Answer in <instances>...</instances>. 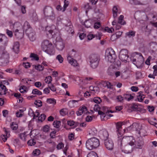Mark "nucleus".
<instances>
[{
    "label": "nucleus",
    "mask_w": 157,
    "mask_h": 157,
    "mask_svg": "<svg viewBox=\"0 0 157 157\" xmlns=\"http://www.w3.org/2000/svg\"><path fill=\"white\" fill-rule=\"evenodd\" d=\"M26 33L28 35L31 41H33L36 40L35 33L32 29L30 31H26Z\"/></svg>",
    "instance_id": "8"
},
{
    "label": "nucleus",
    "mask_w": 157,
    "mask_h": 157,
    "mask_svg": "<svg viewBox=\"0 0 157 157\" xmlns=\"http://www.w3.org/2000/svg\"><path fill=\"white\" fill-rule=\"evenodd\" d=\"M99 136L101 139L104 140L105 141L107 140L109 136L107 131L105 130H103L100 133Z\"/></svg>",
    "instance_id": "13"
},
{
    "label": "nucleus",
    "mask_w": 157,
    "mask_h": 157,
    "mask_svg": "<svg viewBox=\"0 0 157 157\" xmlns=\"http://www.w3.org/2000/svg\"><path fill=\"white\" fill-rule=\"evenodd\" d=\"M100 59V56L98 54H92L89 56L90 61H99Z\"/></svg>",
    "instance_id": "19"
},
{
    "label": "nucleus",
    "mask_w": 157,
    "mask_h": 157,
    "mask_svg": "<svg viewBox=\"0 0 157 157\" xmlns=\"http://www.w3.org/2000/svg\"><path fill=\"white\" fill-rule=\"evenodd\" d=\"M122 122H118L116 123V131L121 130L122 129Z\"/></svg>",
    "instance_id": "29"
},
{
    "label": "nucleus",
    "mask_w": 157,
    "mask_h": 157,
    "mask_svg": "<svg viewBox=\"0 0 157 157\" xmlns=\"http://www.w3.org/2000/svg\"><path fill=\"white\" fill-rule=\"evenodd\" d=\"M135 32L133 31H130L129 32L126 33V35L128 37H134L135 35Z\"/></svg>",
    "instance_id": "30"
},
{
    "label": "nucleus",
    "mask_w": 157,
    "mask_h": 157,
    "mask_svg": "<svg viewBox=\"0 0 157 157\" xmlns=\"http://www.w3.org/2000/svg\"><path fill=\"white\" fill-rule=\"evenodd\" d=\"M35 67L36 69L39 70V71H43L44 69V67L40 65L35 66Z\"/></svg>",
    "instance_id": "52"
},
{
    "label": "nucleus",
    "mask_w": 157,
    "mask_h": 157,
    "mask_svg": "<svg viewBox=\"0 0 157 157\" xmlns=\"http://www.w3.org/2000/svg\"><path fill=\"white\" fill-rule=\"evenodd\" d=\"M107 73L110 75H113L115 74V71L112 68L109 67L107 71Z\"/></svg>",
    "instance_id": "34"
},
{
    "label": "nucleus",
    "mask_w": 157,
    "mask_h": 157,
    "mask_svg": "<svg viewBox=\"0 0 157 157\" xmlns=\"http://www.w3.org/2000/svg\"><path fill=\"white\" fill-rule=\"evenodd\" d=\"M40 153V151L39 149H36L33 152V154L34 156L39 155Z\"/></svg>",
    "instance_id": "54"
},
{
    "label": "nucleus",
    "mask_w": 157,
    "mask_h": 157,
    "mask_svg": "<svg viewBox=\"0 0 157 157\" xmlns=\"http://www.w3.org/2000/svg\"><path fill=\"white\" fill-rule=\"evenodd\" d=\"M86 145L87 149L92 150L97 148L99 146V140L95 137L91 138L86 141Z\"/></svg>",
    "instance_id": "1"
},
{
    "label": "nucleus",
    "mask_w": 157,
    "mask_h": 157,
    "mask_svg": "<svg viewBox=\"0 0 157 157\" xmlns=\"http://www.w3.org/2000/svg\"><path fill=\"white\" fill-rule=\"evenodd\" d=\"M114 60V61L112 62V63H114L115 67L117 66L118 67L120 65L121 63L119 60L117 59L116 58V59H115Z\"/></svg>",
    "instance_id": "48"
},
{
    "label": "nucleus",
    "mask_w": 157,
    "mask_h": 157,
    "mask_svg": "<svg viewBox=\"0 0 157 157\" xmlns=\"http://www.w3.org/2000/svg\"><path fill=\"white\" fill-rule=\"evenodd\" d=\"M48 87L53 92H55L56 90V88L52 84L49 86Z\"/></svg>",
    "instance_id": "63"
},
{
    "label": "nucleus",
    "mask_w": 157,
    "mask_h": 157,
    "mask_svg": "<svg viewBox=\"0 0 157 157\" xmlns=\"http://www.w3.org/2000/svg\"><path fill=\"white\" fill-rule=\"evenodd\" d=\"M46 117V115L44 114H42L39 117V120L41 121H42L45 119Z\"/></svg>",
    "instance_id": "56"
},
{
    "label": "nucleus",
    "mask_w": 157,
    "mask_h": 157,
    "mask_svg": "<svg viewBox=\"0 0 157 157\" xmlns=\"http://www.w3.org/2000/svg\"><path fill=\"white\" fill-rule=\"evenodd\" d=\"M105 113H106V111H104L103 112H102L101 111H98V114L100 115V117L101 118H102L103 119L106 116Z\"/></svg>",
    "instance_id": "49"
},
{
    "label": "nucleus",
    "mask_w": 157,
    "mask_h": 157,
    "mask_svg": "<svg viewBox=\"0 0 157 157\" xmlns=\"http://www.w3.org/2000/svg\"><path fill=\"white\" fill-rule=\"evenodd\" d=\"M3 130L5 132V134L2 135L1 138L4 142H5L6 141L7 138L9 137L10 136V131L9 129L7 128H4Z\"/></svg>",
    "instance_id": "7"
},
{
    "label": "nucleus",
    "mask_w": 157,
    "mask_h": 157,
    "mask_svg": "<svg viewBox=\"0 0 157 157\" xmlns=\"http://www.w3.org/2000/svg\"><path fill=\"white\" fill-rule=\"evenodd\" d=\"M105 84L106 85V86H107L108 88L112 89L113 85L111 84L110 82L105 81L104 82Z\"/></svg>",
    "instance_id": "61"
},
{
    "label": "nucleus",
    "mask_w": 157,
    "mask_h": 157,
    "mask_svg": "<svg viewBox=\"0 0 157 157\" xmlns=\"http://www.w3.org/2000/svg\"><path fill=\"white\" fill-rule=\"evenodd\" d=\"M42 102L40 100H37L35 101L34 104L39 107L42 106Z\"/></svg>",
    "instance_id": "51"
},
{
    "label": "nucleus",
    "mask_w": 157,
    "mask_h": 157,
    "mask_svg": "<svg viewBox=\"0 0 157 157\" xmlns=\"http://www.w3.org/2000/svg\"><path fill=\"white\" fill-rule=\"evenodd\" d=\"M13 28L15 32L21 31L23 32L22 26L21 23L18 22H16L13 24Z\"/></svg>",
    "instance_id": "10"
},
{
    "label": "nucleus",
    "mask_w": 157,
    "mask_h": 157,
    "mask_svg": "<svg viewBox=\"0 0 157 157\" xmlns=\"http://www.w3.org/2000/svg\"><path fill=\"white\" fill-rule=\"evenodd\" d=\"M8 42L6 37L0 34V43H1L4 46H7Z\"/></svg>",
    "instance_id": "14"
},
{
    "label": "nucleus",
    "mask_w": 157,
    "mask_h": 157,
    "mask_svg": "<svg viewBox=\"0 0 157 157\" xmlns=\"http://www.w3.org/2000/svg\"><path fill=\"white\" fill-rule=\"evenodd\" d=\"M45 31L46 32V33L48 34V32L50 34L52 35L54 37H55L52 34L53 33V31L52 30L50 27L47 26L45 28Z\"/></svg>",
    "instance_id": "32"
},
{
    "label": "nucleus",
    "mask_w": 157,
    "mask_h": 157,
    "mask_svg": "<svg viewBox=\"0 0 157 157\" xmlns=\"http://www.w3.org/2000/svg\"><path fill=\"white\" fill-rule=\"evenodd\" d=\"M104 144L106 148L108 150H112L113 147V143L111 140H107L104 142Z\"/></svg>",
    "instance_id": "9"
},
{
    "label": "nucleus",
    "mask_w": 157,
    "mask_h": 157,
    "mask_svg": "<svg viewBox=\"0 0 157 157\" xmlns=\"http://www.w3.org/2000/svg\"><path fill=\"white\" fill-rule=\"evenodd\" d=\"M59 113L61 116H63L68 113V110L66 108H63L59 111Z\"/></svg>",
    "instance_id": "28"
},
{
    "label": "nucleus",
    "mask_w": 157,
    "mask_h": 157,
    "mask_svg": "<svg viewBox=\"0 0 157 157\" xmlns=\"http://www.w3.org/2000/svg\"><path fill=\"white\" fill-rule=\"evenodd\" d=\"M27 87L25 86H21L20 88L19 89L21 93H24V92H27Z\"/></svg>",
    "instance_id": "47"
},
{
    "label": "nucleus",
    "mask_w": 157,
    "mask_h": 157,
    "mask_svg": "<svg viewBox=\"0 0 157 157\" xmlns=\"http://www.w3.org/2000/svg\"><path fill=\"white\" fill-rule=\"evenodd\" d=\"M56 47L58 50L61 51L64 48V45L62 41H57L56 43Z\"/></svg>",
    "instance_id": "21"
},
{
    "label": "nucleus",
    "mask_w": 157,
    "mask_h": 157,
    "mask_svg": "<svg viewBox=\"0 0 157 157\" xmlns=\"http://www.w3.org/2000/svg\"><path fill=\"white\" fill-rule=\"evenodd\" d=\"M32 93L34 94H37L39 95L42 94V93L36 89H34L33 90Z\"/></svg>",
    "instance_id": "36"
},
{
    "label": "nucleus",
    "mask_w": 157,
    "mask_h": 157,
    "mask_svg": "<svg viewBox=\"0 0 157 157\" xmlns=\"http://www.w3.org/2000/svg\"><path fill=\"white\" fill-rule=\"evenodd\" d=\"M107 4V0H101L99 2V6L100 8H102L106 7Z\"/></svg>",
    "instance_id": "24"
},
{
    "label": "nucleus",
    "mask_w": 157,
    "mask_h": 157,
    "mask_svg": "<svg viewBox=\"0 0 157 157\" xmlns=\"http://www.w3.org/2000/svg\"><path fill=\"white\" fill-rule=\"evenodd\" d=\"M124 16L123 15H121L120 16L119 18L118 23L121 24L122 25H124L126 23L123 20Z\"/></svg>",
    "instance_id": "31"
},
{
    "label": "nucleus",
    "mask_w": 157,
    "mask_h": 157,
    "mask_svg": "<svg viewBox=\"0 0 157 157\" xmlns=\"http://www.w3.org/2000/svg\"><path fill=\"white\" fill-rule=\"evenodd\" d=\"M1 53V55L0 57V65L6 66L9 63V54L5 50L2 51Z\"/></svg>",
    "instance_id": "3"
},
{
    "label": "nucleus",
    "mask_w": 157,
    "mask_h": 157,
    "mask_svg": "<svg viewBox=\"0 0 157 157\" xmlns=\"http://www.w3.org/2000/svg\"><path fill=\"white\" fill-rule=\"evenodd\" d=\"M27 132H25L23 133H21L19 134V136L20 139L23 141H26V138L27 136Z\"/></svg>",
    "instance_id": "26"
},
{
    "label": "nucleus",
    "mask_w": 157,
    "mask_h": 157,
    "mask_svg": "<svg viewBox=\"0 0 157 157\" xmlns=\"http://www.w3.org/2000/svg\"><path fill=\"white\" fill-rule=\"evenodd\" d=\"M64 145L62 143H59L57 146V148L58 149H60L64 147Z\"/></svg>",
    "instance_id": "62"
},
{
    "label": "nucleus",
    "mask_w": 157,
    "mask_h": 157,
    "mask_svg": "<svg viewBox=\"0 0 157 157\" xmlns=\"http://www.w3.org/2000/svg\"><path fill=\"white\" fill-rule=\"evenodd\" d=\"M132 128L133 130L139 131L141 129V126L139 124L134 123L132 125L128 127V129Z\"/></svg>",
    "instance_id": "16"
},
{
    "label": "nucleus",
    "mask_w": 157,
    "mask_h": 157,
    "mask_svg": "<svg viewBox=\"0 0 157 157\" xmlns=\"http://www.w3.org/2000/svg\"><path fill=\"white\" fill-rule=\"evenodd\" d=\"M44 81L46 83L48 84L50 83L52 81V77L51 76L47 77L45 78Z\"/></svg>",
    "instance_id": "50"
},
{
    "label": "nucleus",
    "mask_w": 157,
    "mask_h": 157,
    "mask_svg": "<svg viewBox=\"0 0 157 157\" xmlns=\"http://www.w3.org/2000/svg\"><path fill=\"white\" fill-rule=\"evenodd\" d=\"M113 29V30H114V29L112 28H109L108 27H106L104 29V31L107 32L108 33H110L112 32V29ZM103 31H104L103 29H102Z\"/></svg>",
    "instance_id": "59"
},
{
    "label": "nucleus",
    "mask_w": 157,
    "mask_h": 157,
    "mask_svg": "<svg viewBox=\"0 0 157 157\" xmlns=\"http://www.w3.org/2000/svg\"><path fill=\"white\" fill-rule=\"evenodd\" d=\"M44 13L45 16L48 17L52 20L55 19V16L52 8L50 6H46L44 10Z\"/></svg>",
    "instance_id": "4"
},
{
    "label": "nucleus",
    "mask_w": 157,
    "mask_h": 157,
    "mask_svg": "<svg viewBox=\"0 0 157 157\" xmlns=\"http://www.w3.org/2000/svg\"><path fill=\"white\" fill-rule=\"evenodd\" d=\"M43 131L45 132H48L49 131V127L48 125H45L43 129Z\"/></svg>",
    "instance_id": "58"
},
{
    "label": "nucleus",
    "mask_w": 157,
    "mask_h": 157,
    "mask_svg": "<svg viewBox=\"0 0 157 157\" xmlns=\"http://www.w3.org/2000/svg\"><path fill=\"white\" fill-rule=\"evenodd\" d=\"M87 157H98V156L95 153L93 152L88 154L87 155Z\"/></svg>",
    "instance_id": "55"
},
{
    "label": "nucleus",
    "mask_w": 157,
    "mask_h": 157,
    "mask_svg": "<svg viewBox=\"0 0 157 157\" xmlns=\"http://www.w3.org/2000/svg\"><path fill=\"white\" fill-rule=\"evenodd\" d=\"M22 28L23 32H24V31H25V33H26V31H30V30H31L32 29L30 27V25L27 21H25L24 22V24Z\"/></svg>",
    "instance_id": "20"
},
{
    "label": "nucleus",
    "mask_w": 157,
    "mask_h": 157,
    "mask_svg": "<svg viewBox=\"0 0 157 157\" xmlns=\"http://www.w3.org/2000/svg\"><path fill=\"white\" fill-rule=\"evenodd\" d=\"M105 56V59L110 63L114 62L115 59L117 58L115 51L112 48L106 50Z\"/></svg>",
    "instance_id": "2"
},
{
    "label": "nucleus",
    "mask_w": 157,
    "mask_h": 157,
    "mask_svg": "<svg viewBox=\"0 0 157 157\" xmlns=\"http://www.w3.org/2000/svg\"><path fill=\"white\" fill-rule=\"evenodd\" d=\"M44 51L50 55H54L55 53V50L52 45H50V46L48 47Z\"/></svg>",
    "instance_id": "17"
},
{
    "label": "nucleus",
    "mask_w": 157,
    "mask_h": 157,
    "mask_svg": "<svg viewBox=\"0 0 157 157\" xmlns=\"http://www.w3.org/2000/svg\"><path fill=\"white\" fill-rule=\"evenodd\" d=\"M133 2H132L131 1L130 3L132 4H135L136 5H143L142 3L141 2L139 1L138 0H133Z\"/></svg>",
    "instance_id": "44"
},
{
    "label": "nucleus",
    "mask_w": 157,
    "mask_h": 157,
    "mask_svg": "<svg viewBox=\"0 0 157 157\" xmlns=\"http://www.w3.org/2000/svg\"><path fill=\"white\" fill-rule=\"evenodd\" d=\"M54 126L57 128H59L61 125V122L59 121H54L53 124Z\"/></svg>",
    "instance_id": "38"
},
{
    "label": "nucleus",
    "mask_w": 157,
    "mask_h": 157,
    "mask_svg": "<svg viewBox=\"0 0 157 157\" xmlns=\"http://www.w3.org/2000/svg\"><path fill=\"white\" fill-rule=\"evenodd\" d=\"M56 59L58 60L59 62L60 63H62L63 61V58L62 57L61 55H58L57 56Z\"/></svg>",
    "instance_id": "53"
},
{
    "label": "nucleus",
    "mask_w": 157,
    "mask_h": 157,
    "mask_svg": "<svg viewBox=\"0 0 157 157\" xmlns=\"http://www.w3.org/2000/svg\"><path fill=\"white\" fill-rule=\"evenodd\" d=\"M19 45L18 42H16L14 43V45L12 48L13 51L16 53H18L19 52Z\"/></svg>",
    "instance_id": "22"
},
{
    "label": "nucleus",
    "mask_w": 157,
    "mask_h": 157,
    "mask_svg": "<svg viewBox=\"0 0 157 157\" xmlns=\"http://www.w3.org/2000/svg\"><path fill=\"white\" fill-rule=\"evenodd\" d=\"M93 101L95 103H96V104H100L101 102V99L99 97H95L93 99Z\"/></svg>",
    "instance_id": "35"
},
{
    "label": "nucleus",
    "mask_w": 157,
    "mask_h": 157,
    "mask_svg": "<svg viewBox=\"0 0 157 157\" xmlns=\"http://www.w3.org/2000/svg\"><path fill=\"white\" fill-rule=\"evenodd\" d=\"M113 17L114 18L116 17L117 16V8L116 6H114L113 9Z\"/></svg>",
    "instance_id": "37"
},
{
    "label": "nucleus",
    "mask_w": 157,
    "mask_h": 157,
    "mask_svg": "<svg viewBox=\"0 0 157 157\" xmlns=\"http://www.w3.org/2000/svg\"><path fill=\"white\" fill-rule=\"evenodd\" d=\"M10 127L13 130H16L17 128L18 125L15 123L13 122L11 124Z\"/></svg>",
    "instance_id": "45"
},
{
    "label": "nucleus",
    "mask_w": 157,
    "mask_h": 157,
    "mask_svg": "<svg viewBox=\"0 0 157 157\" xmlns=\"http://www.w3.org/2000/svg\"><path fill=\"white\" fill-rule=\"evenodd\" d=\"M67 59L68 62L71 65L75 67L78 66L79 64L77 63V61L72 58L71 56H69L67 57Z\"/></svg>",
    "instance_id": "15"
},
{
    "label": "nucleus",
    "mask_w": 157,
    "mask_h": 157,
    "mask_svg": "<svg viewBox=\"0 0 157 157\" xmlns=\"http://www.w3.org/2000/svg\"><path fill=\"white\" fill-rule=\"evenodd\" d=\"M6 33L9 37L10 38L12 37L13 33L12 31L7 29L6 30Z\"/></svg>",
    "instance_id": "57"
},
{
    "label": "nucleus",
    "mask_w": 157,
    "mask_h": 157,
    "mask_svg": "<svg viewBox=\"0 0 157 157\" xmlns=\"http://www.w3.org/2000/svg\"><path fill=\"white\" fill-rule=\"evenodd\" d=\"M122 32H117L115 34L112 35L111 36V39L113 37H115V36L117 37L116 38L119 37L122 34Z\"/></svg>",
    "instance_id": "42"
},
{
    "label": "nucleus",
    "mask_w": 157,
    "mask_h": 157,
    "mask_svg": "<svg viewBox=\"0 0 157 157\" xmlns=\"http://www.w3.org/2000/svg\"><path fill=\"white\" fill-rule=\"evenodd\" d=\"M62 20L63 19L62 18L60 17H58L57 18V23L59 24L60 23H63L67 27V28H66L67 31L69 33L71 32L72 33L71 29L72 26L71 25V23L70 21H69L63 20V21L62 22Z\"/></svg>",
    "instance_id": "5"
},
{
    "label": "nucleus",
    "mask_w": 157,
    "mask_h": 157,
    "mask_svg": "<svg viewBox=\"0 0 157 157\" xmlns=\"http://www.w3.org/2000/svg\"><path fill=\"white\" fill-rule=\"evenodd\" d=\"M50 45H52L51 43H50L48 40H44L42 43L41 48L42 50L44 51L50 46Z\"/></svg>",
    "instance_id": "18"
},
{
    "label": "nucleus",
    "mask_w": 157,
    "mask_h": 157,
    "mask_svg": "<svg viewBox=\"0 0 157 157\" xmlns=\"http://www.w3.org/2000/svg\"><path fill=\"white\" fill-rule=\"evenodd\" d=\"M101 25L100 22H97L94 24V28L95 29H98L100 28Z\"/></svg>",
    "instance_id": "60"
},
{
    "label": "nucleus",
    "mask_w": 157,
    "mask_h": 157,
    "mask_svg": "<svg viewBox=\"0 0 157 157\" xmlns=\"http://www.w3.org/2000/svg\"><path fill=\"white\" fill-rule=\"evenodd\" d=\"M99 61H90V67L93 69L96 68L98 65Z\"/></svg>",
    "instance_id": "25"
},
{
    "label": "nucleus",
    "mask_w": 157,
    "mask_h": 157,
    "mask_svg": "<svg viewBox=\"0 0 157 157\" xmlns=\"http://www.w3.org/2000/svg\"><path fill=\"white\" fill-rule=\"evenodd\" d=\"M64 2V4L62 10L63 12H64L65 10L67 7L68 6L69 4V2L67 0H65Z\"/></svg>",
    "instance_id": "39"
},
{
    "label": "nucleus",
    "mask_w": 157,
    "mask_h": 157,
    "mask_svg": "<svg viewBox=\"0 0 157 157\" xmlns=\"http://www.w3.org/2000/svg\"><path fill=\"white\" fill-rule=\"evenodd\" d=\"M27 143L29 145L32 146L34 145L36 142L35 140L31 139L28 141Z\"/></svg>",
    "instance_id": "41"
},
{
    "label": "nucleus",
    "mask_w": 157,
    "mask_h": 157,
    "mask_svg": "<svg viewBox=\"0 0 157 157\" xmlns=\"http://www.w3.org/2000/svg\"><path fill=\"white\" fill-rule=\"evenodd\" d=\"M47 102L50 104L55 105L56 103V100L53 98H48L47 99Z\"/></svg>",
    "instance_id": "46"
},
{
    "label": "nucleus",
    "mask_w": 157,
    "mask_h": 157,
    "mask_svg": "<svg viewBox=\"0 0 157 157\" xmlns=\"http://www.w3.org/2000/svg\"><path fill=\"white\" fill-rule=\"evenodd\" d=\"M28 114L31 117H33V118H35L36 115L34 114V112L33 110L30 108L29 109L28 111Z\"/></svg>",
    "instance_id": "40"
},
{
    "label": "nucleus",
    "mask_w": 157,
    "mask_h": 157,
    "mask_svg": "<svg viewBox=\"0 0 157 157\" xmlns=\"http://www.w3.org/2000/svg\"><path fill=\"white\" fill-rule=\"evenodd\" d=\"M154 69L153 74L155 75H157V66L154 65L153 67Z\"/></svg>",
    "instance_id": "64"
},
{
    "label": "nucleus",
    "mask_w": 157,
    "mask_h": 157,
    "mask_svg": "<svg viewBox=\"0 0 157 157\" xmlns=\"http://www.w3.org/2000/svg\"><path fill=\"white\" fill-rule=\"evenodd\" d=\"M119 59L122 61H127L128 57V52L127 50L122 49L120 52Z\"/></svg>",
    "instance_id": "6"
},
{
    "label": "nucleus",
    "mask_w": 157,
    "mask_h": 157,
    "mask_svg": "<svg viewBox=\"0 0 157 157\" xmlns=\"http://www.w3.org/2000/svg\"><path fill=\"white\" fill-rule=\"evenodd\" d=\"M84 25L87 28L90 27L92 25L91 22L90 20H86L84 22Z\"/></svg>",
    "instance_id": "33"
},
{
    "label": "nucleus",
    "mask_w": 157,
    "mask_h": 157,
    "mask_svg": "<svg viewBox=\"0 0 157 157\" xmlns=\"http://www.w3.org/2000/svg\"><path fill=\"white\" fill-rule=\"evenodd\" d=\"M135 147L136 148L142 149L144 145L143 140L142 138L139 139L136 142Z\"/></svg>",
    "instance_id": "12"
},
{
    "label": "nucleus",
    "mask_w": 157,
    "mask_h": 157,
    "mask_svg": "<svg viewBox=\"0 0 157 157\" xmlns=\"http://www.w3.org/2000/svg\"><path fill=\"white\" fill-rule=\"evenodd\" d=\"M22 32L21 33L19 32V31L15 32V35L17 38L21 39L22 38L23 36V32Z\"/></svg>",
    "instance_id": "27"
},
{
    "label": "nucleus",
    "mask_w": 157,
    "mask_h": 157,
    "mask_svg": "<svg viewBox=\"0 0 157 157\" xmlns=\"http://www.w3.org/2000/svg\"><path fill=\"white\" fill-rule=\"evenodd\" d=\"M88 112L87 107L85 106H82L79 108L78 110L76 112V113L78 116H80L83 113H86Z\"/></svg>",
    "instance_id": "11"
},
{
    "label": "nucleus",
    "mask_w": 157,
    "mask_h": 157,
    "mask_svg": "<svg viewBox=\"0 0 157 157\" xmlns=\"http://www.w3.org/2000/svg\"><path fill=\"white\" fill-rule=\"evenodd\" d=\"M143 57L142 55L140 56L139 57V60H137L136 63V65L138 68H140L142 66V65L143 63Z\"/></svg>",
    "instance_id": "23"
},
{
    "label": "nucleus",
    "mask_w": 157,
    "mask_h": 157,
    "mask_svg": "<svg viewBox=\"0 0 157 157\" xmlns=\"http://www.w3.org/2000/svg\"><path fill=\"white\" fill-rule=\"evenodd\" d=\"M30 57L33 58L32 59L36 60H38L39 59V57L36 54L33 53H31Z\"/></svg>",
    "instance_id": "43"
}]
</instances>
